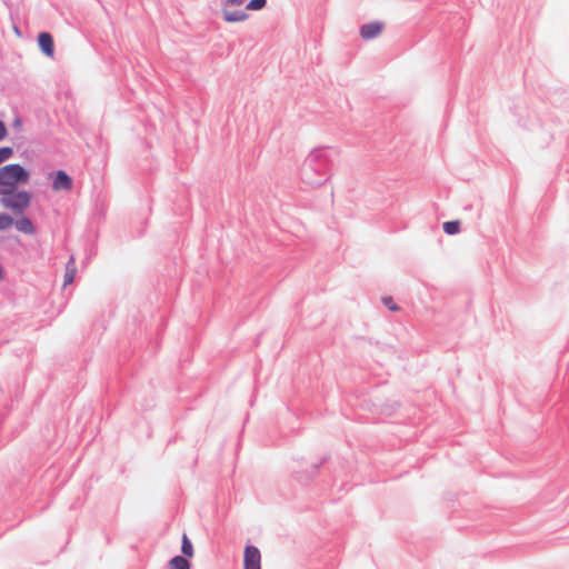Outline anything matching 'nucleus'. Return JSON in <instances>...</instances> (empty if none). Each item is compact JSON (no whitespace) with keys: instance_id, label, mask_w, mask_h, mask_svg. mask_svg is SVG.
<instances>
[{"instance_id":"f257e3e1","label":"nucleus","mask_w":569,"mask_h":569,"mask_svg":"<svg viewBox=\"0 0 569 569\" xmlns=\"http://www.w3.org/2000/svg\"><path fill=\"white\" fill-rule=\"evenodd\" d=\"M30 173L18 163L7 164L0 168V193L14 190L19 184L29 182Z\"/></svg>"},{"instance_id":"f03ea898","label":"nucleus","mask_w":569,"mask_h":569,"mask_svg":"<svg viewBox=\"0 0 569 569\" xmlns=\"http://www.w3.org/2000/svg\"><path fill=\"white\" fill-rule=\"evenodd\" d=\"M0 204L14 212L16 214H22L29 207L32 200V196L27 190H10L7 193H0Z\"/></svg>"},{"instance_id":"7ed1b4c3","label":"nucleus","mask_w":569,"mask_h":569,"mask_svg":"<svg viewBox=\"0 0 569 569\" xmlns=\"http://www.w3.org/2000/svg\"><path fill=\"white\" fill-rule=\"evenodd\" d=\"M243 0H226L222 4V17L228 23L243 22L249 18V14L241 9H233L242 6Z\"/></svg>"},{"instance_id":"20e7f679","label":"nucleus","mask_w":569,"mask_h":569,"mask_svg":"<svg viewBox=\"0 0 569 569\" xmlns=\"http://www.w3.org/2000/svg\"><path fill=\"white\" fill-rule=\"evenodd\" d=\"M244 569H261V555L257 547L247 546L243 555Z\"/></svg>"},{"instance_id":"39448f33","label":"nucleus","mask_w":569,"mask_h":569,"mask_svg":"<svg viewBox=\"0 0 569 569\" xmlns=\"http://www.w3.org/2000/svg\"><path fill=\"white\" fill-rule=\"evenodd\" d=\"M73 187L72 179L68 176V173L63 170H59L56 172L52 179V190L56 192L59 191H71Z\"/></svg>"},{"instance_id":"423d86ee","label":"nucleus","mask_w":569,"mask_h":569,"mask_svg":"<svg viewBox=\"0 0 569 569\" xmlns=\"http://www.w3.org/2000/svg\"><path fill=\"white\" fill-rule=\"evenodd\" d=\"M38 44L40 50L48 57L53 58L54 56V42L53 38L49 32H40L38 36Z\"/></svg>"},{"instance_id":"0eeeda50","label":"nucleus","mask_w":569,"mask_h":569,"mask_svg":"<svg viewBox=\"0 0 569 569\" xmlns=\"http://www.w3.org/2000/svg\"><path fill=\"white\" fill-rule=\"evenodd\" d=\"M383 28L385 26L382 22L376 21L366 23L360 28V36L365 40H370L378 37L382 32Z\"/></svg>"},{"instance_id":"6e6552de","label":"nucleus","mask_w":569,"mask_h":569,"mask_svg":"<svg viewBox=\"0 0 569 569\" xmlns=\"http://www.w3.org/2000/svg\"><path fill=\"white\" fill-rule=\"evenodd\" d=\"M77 273V267H76V260L73 257H70V259L67 262L66 266V272L63 276V284L69 286L73 282L74 277Z\"/></svg>"},{"instance_id":"1a4fd4ad","label":"nucleus","mask_w":569,"mask_h":569,"mask_svg":"<svg viewBox=\"0 0 569 569\" xmlns=\"http://www.w3.org/2000/svg\"><path fill=\"white\" fill-rule=\"evenodd\" d=\"M14 226L20 232H23L26 234H33L36 232V228L32 221L27 217L18 219L14 222Z\"/></svg>"},{"instance_id":"9d476101","label":"nucleus","mask_w":569,"mask_h":569,"mask_svg":"<svg viewBox=\"0 0 569 569\" xmlns=\"http://www.w3.org/2000/svg\"><path fill=\"white\" fill-rule=\"evenodd\" d=\"M170 566L172 569H190L189 561L181 556L173 557L170 560Z\"/></svg>"},{"instance_id":"9b49d317","label":"nucleus","mask_w":569,"mask_h":569,"mask_svg":"<svg viewBox=\"0 0 569 569\" xmlns=\"http://www.w3.org/2000/svg\"><path fill=\"white\" fill-rule=\"evenodd\" d=\"M181 551L187 557H192L194 553L193 546L187 535L182 536Z\"/></svg>"},{"instance_id":"f8f14e48","label":"nucleus","mask_w":569,"mask_h":569,"mask_svg":"<svg viewBox=\"0 0 569 569\" xmlns=\"http://www.w3.org/2000/svg\"><path fill=\"white\" fill-rule=\"evenodd\" d=\"M267 0H251L246 4V10L259 11L266 7Z\"/></svg>"},{"instance_id":"ddd939ff","label":"nucleus","mask_w":569,"mask_h":569,"mask_svg":"<svg viewBox=\"0 0 569 569\" xmlns=\"http://www.w3.org/2000/svg\"><path fill=\"white\" fill-rule=\"evenodd\" d=\"M459 221H447L443 223V230L448 234H456L459 232Z\"/></svg>"},{"instance_id":"4468645a","label":"nucleus","mask_w":569,"mask_h":569,"mask_svg":"<svg viewBox=\"0 0 569 569\" xmlns=\"http://www.w3.org/2000/svg\"><path fill=\"white\" fill-rule=\"evenodd\" d=\"M14 223L13 219L6 213H0V230H6Z\"/></svg>"},{"instance_id":"2eb2a0df","label":"nucleus","mask_w":569,"mask_h":569,"mask_svg":"<svg viewBox=\"0 0 569 569\" xmlns=\"http://www.w3.org/2000/svg\"><path fill=\"white\" fill-rule=\"evenodd\" d=\"M12 153H13V150L10 147L0 148V163L8 160L12 156Z\"/></svg>"},{"instance_id":"dca6fc26","label":"nucleus","mask_w":569,"mask_h":569,"mask_svg":"<svg viewBox=\"0 0 569 569\" xmlns=\"http://www.w3.org/2000/svg\"><path fill=\"white\" fill-rule=\"evenodd\" d=\"M382 303L391 311H399L400 308L395 303L393 299L391 297H385L382 298Z\"/></svg>"},{"instance_id":"f3484780","label":"nucleus","mask_w":569,"mask_h":569,"mask_svg":"<svg viewBox=\"0 0 569 569\" xmlns=\"http://www.w3.org/2000/svg\"><path fill=\"white\" fill-rule=\"evenodd\" d=\"M7 128L4 123L0 120V141L3 140L7 137Z\"/></svg>"},{"instance_id":"a211bd4d","label":"nucleus","mask_w":569,"mask_h":569,"mask_svg":"<svg viewBox=\"0 0 569 569\" xmlns=\"http://www.w3.org/2000/svg\"><path fill=\"white\" fill-rule=\"evenodd\" d=\"M13 126H14L16 128H21L22 122H21V119H20L19 117H17V118L14 119V121H13Z\"/></svg>"},{"instance_id":"6ab92c4d","label":"nucleus","mask_w":569,"mask_h":569,"mask_svg":"<svg viewBox=\"0 0 569 569\" xmlns=\"http://www.w3.org/2000/svg\"><path fill=\"white\" fill-rule=\"evenodd\" d=\"M13 31H14V33H16L18 37H20V36H21L20 30H19V28H18V27H16V26H14V27H13Z\"/></svg>"}]
</instances>
